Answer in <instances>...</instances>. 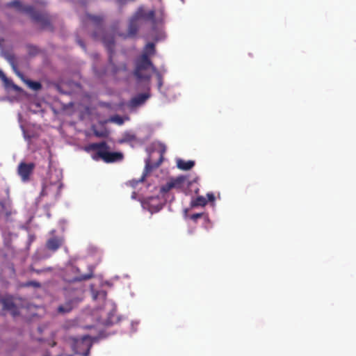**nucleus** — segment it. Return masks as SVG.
Returning <instances> with one entry per match:
<instances>
[{"label": "nucleus", "mask_w": 356, "mask_h": 356, "mask_svg": "<svg viewBox=\"0 0 356 356\" xmlns=\"http://www.w3.org/2000/svg\"><path fill=\"white\" fill-rule=\"evenodd\" d=\"M86 17L96 29V31L92 33V38L97 40H100L108 51V62L113 66V73L116 74L120 71H126L127 65L125 63H122L120 66H116L113 63L112 57L114 54L115 40L113 35L104 34L103 29L104 17L103 15L87 14Z\"/></svg>", "instance_id": "f257e3e1"}, {"label": "nucleus", "mask_w": 356, "mask_h": 356, "mask_svg": "<svg viewBox=\"0 0 356 356\" xmlns=\"http://www.w3.org/2000/svg\"><path fill=\"white\" fill-rule=\"evenodd\" d=\"M7 6L15 8L17 11L28 14L34 22L40 24L42 29L52 31L49 17L47 13L35 11L31 6H23L18 0L8 3Z\"/></svg>", "instance_id": "f03ea898"}, {"label": "nucleus", "mask_w": 356, "mask_h": 356, "mask_svg": "<svg viewBox=\"0 0 356 356\" xmlns=\"http://www.w3.org/2000/svg\"><path fill=\"white\" fill-rule=\"evenodd\" d=\"M88 149L97 151L95 154L93 156V159L96 160L101 159L106 163H114L120 161L123 159L122 153L109 152V147L106 142L92 143L89 145Z\"/></svg>", "instance_id": "7ed1b4c3"}, {"label": "nucleus", "mask_w": 356, "mask_h": 356, "mask_svg": "<svg viewBox=\"0 0 356 356\" xmlns=\"http://www.w3.org/2000/svg\"><path fill=\"white\" fill-rule=\"evenodd\" d=\"M153 67L155 66L149 58H147L145 55H140L136 60L134 74L138 80L149 81L151 78L149 70L151 69L153 71Z\"/></svg>", "instance_id": "20e7f679"}, {"label": "nucleus", "mask_w": 356, "mask_h": 356, "mask_svg": "<svg viewBox=\"0 0 356 356\" xmlns=\"http://www.w3.org/2000/svg\"><path fill=\"white\" fill-rule=\"evenodd\" d=\"M186 183L188 185L191 184V182L188 180V177L186 176L181 175L175 178H172L165 185L162 186L161 188V192L165 193L172 188L181 190L184 188Z\"/></svg>", "instance_id": "39448f33"}, {"label": "nucleus", "mask_w": 356, "mask_h": 356, "mask_svg": "<svg viewBox=\"0 0 356 356\" xmlns=\"http://www.w3.org/2000/svg\"><path fill=\"white\" fill-rule=\"evenodd\" d=\"M10 63L15 73L19 76L22 81L25 83L30 88L35 91H38L42 88V84L38 81H34L25 78L24 74L17 69L15 62V58L13 56L8 57Z\"/></svg>", "instance_id": "423d86ee"}, {"label": "nucleus", "mask_w": 356, "mask_h": 356, "mask_svg": "<svg viewBox=\"0 0 356 356\" xmlns=\"http://www.w3.org/2000/svg\"><path fill=\"white\" fill-rule=\"evenodd\" d=\"M35 165L34 163L20 162L17 167V173L23 182H28L33 173Z\"/></svg>", "instance_id": "0eeeda50"}, {"label": "nucleus", "mask_w": 356, "mask_h": 356, "mask_svg": "<svg viewBox=\"0 0 356 356\" xmlns=\"http://www.w3.org/2000/svg\"><path fill=\"white\" fill-rule=\"evenodd\" d=\"M0 303L2 305L3 310L9 312L13 317L19 315V308L14 302V298L12 296H0Z\"/></svg>", "instance_id": "6e6552de"}, {"label": "nucleus", "mask_w": 356, "mask_h": 356, "mask_svg": "<svg viewBox=\"0 0 356 356\" xmlns=\"http://www.w3.org/2000/svg\"><path fill=\"white\" fill-rule=\"evenodd\" d=\"M162 161H163L162 155L160 156L159 161L156 164H152L151 163L150 159L148 158L145 161V166L144 172H143L141 177L138 180L134 179V180L131 181H130L131 185L133 187H135L138 183L144 181L147 175L152 170L153 168L159 167L160 165V164L161 163Z\"/></svg>", "instance_id": "1a4fd4ad"}, {"label": "nucleus", "mask_w": 356, "mask_h": 356, "mask_svg": "<svg viewBox=\"0 0 356 356\" xmlns=\"http://www.w3.org/2000/svg\"><path fill=\"white\" fill-rule=\"evenodd\" d=\"M61 184L59 183H49L43 184L40 196H47L52 195L54 198L60 195Z\"/></svg>", "instance_id": "9d476101"}, {"label": "nucleus", "mask_w": 356, "mask_h": 356, "mask_svg": "<svg viewBox=\"0 0 356 356\" xmlns=\"http://www.w3.org/2000/svg\"><path fill=\"white\" fill-rule=\"evenodd\" d=\"M149 97L150 95L148 92L138 94L130 99L127 104V106L131 110L134 109L144 104Z\"/></svg>", "instance_id": "9b49d317"}, {"label": "nucleus", "mask_w": 356, "mask_h": 356, "mask_svg": "<svg viewBox=\"0 0 356 356\" xmlns=\"http://www.w3.org/2000/svg\"><path fill=\"white\" fill-rule=\"evenodd\" d=\"M64 243V238L62 236H54L49 238L46 242V248L52 252L58 250Z\"/></svg>", "instance_id": "f8f14e48"}, {"label": "nucleus", "mask_w": 356, "mask_h": 356, "mask_svg": "<svg viewBox=\"0 0 356 356\" xmlns=\"http://www.w3.org/2000/svg\"><path fill=\"white\" fill-rule=\"evenodd\" d=\"M134 16L138 19H144L145 20H150L154 24L155 23V11L149 10L148 12H145L143 10H138Z\"/></svg>", "instance_id": "ddd939ff"}, {"label": "nucleus", "mask_w": 356, "mask_h": 356, "mask_svg": "<svg viewBox=\"0 0 356 356\" xmlns=\"http://www.w3.org/2000/svg\"><path fill=\"white\" fill-rule=\"evenodd\" d=\"M138 19L134 16L129 21L127 35L130 38L134 37L138 31Z\"/></svg>", "instance_id": "4468645a"}, {"label": "nucleus", "mask_w": 356, "mask_h": 356, "mask_svg": "<svg viewBox=\"0 0 356 356\" xmlns=\"http://www.w3.org/2000/svg\"><path fill=\"white\" fill-rule=\"evenodd\" d=\"M92 277H93V274L91 272V273L86 274V275L74 276L72 278L68 277L67 275H65L63 277V280L67 282L71 283V282L88 280H90V278H92Z\"/></svg>", "instance_id": "2eb2a0df"}, {"label": "nucleus", "mask_w": 356, "mask_h": 356, "mask_svg": "<svg viewBox=\"0 0 356 356\" xmlns=\"http://www.w3.org/2000/svg\"><path fill=\"white\" fill-rule=\"evenodd\" d=\"M177 168L183 170H188L195 165V161H184L183 159H178L177 161Z\"/></svg>", "instance_id": "dca6fc26"}, {"label": "nucleus", "mask_w": 356, "mask_h": 356, "mask_svg": "<svg viewBox=\"0 0 356 356\" xmlns=\"http://www.w3.org/2000/svg\"><path fill=\"white\" fill-rule=\"evenodd\" d=\"M156 54L155 44L153 42L147 43L144 47L143 54L141 55H145L147 58H149Z\"/></svg>", "instance_id": "f3484780"}, {"label": "nucleus", "mask_w": 356, "mask_h": 356, "mask_svg": "<svg viewBox=\"0 0 356 356\" xmlns=\"http://www.w3.org/2000/svg\"><path fill=\"white\" fill-rule=\"evenodd\" d=\"M73 309V301L69 300L64 305H60L58 307V312L61 314L68 313Z\"/></svg>", "instance_id": "a211bd4d"}, {"label": "nucleus", "mask_w": 356, "mask_h": 356, "mask_svg": "<svg viewBox=\"0 0 356 356\" xmlns=\"http://www.w3.org/2000/svg\"><path fill=\"white\" fill-rule=\"evenodd\" d=\"M207 200L203 196H198L195 200L191 201V205L193 207H204L207 204Z\"/></svg>", "instance_id": "6ab92c4d"}, {"label": "nucleus", "mask_w": 356, "mask_h": 356, "mask_svg": "<svg viewBox=\"0 0 356 356\" xmlns=\"http://www.w3.org/2000/svg\"><path fill=\"white\" fill-rule=\"evenodd\" d=\"M0 212L1 214L5 215L6 218H8L12 215L11 210L8 207L6 204L3 201H0Z\"/></svg>", "instance_id": "aec40b11"}, {"label": "nucleus", "mask_w": 356, "mask_h": 356, "mask_svg": "<svg viewBox=\"0 0 356 356\" xmlns=\"http://www.w3.org/2000/svg\"><path fill=\"white\" fill-rule=\"evenodd\" d=\"M108 121L111 122L115 123L118 125H122L124 123L123 118L118 115H115L111 117L110 119L108 120Z\"/></svg>", "instance_id": "412c9836"}, {"label": "nucleus", "mask_w": 356, "mask_h": 356, "mask_svg": "<svg viewBox=\"0 0 356 356\" xmlns=\"http://www.w3.org/2000/svg\"><path fill=\"white\" fill-rule=\"evenodd\" d=\"M136 139V136L131 134H125L123 136L122 139L121 140V143H127L135 141Z\"/></svg>", "instance_id": "4be33fe9"}, {"label": "nucleus", "mask_w": 356, "mask_h": 356, "mask_svg": "<svg viewBox=\"0 0 356 356\" xmlns=\"http://www.w3.org/2000/svg\"><path fill=\"white\" fill-rule=\"evenodd\" d=\"M154 73L156 74L159 86H162V75L157 70L156 67H153V71Z\"/></svg>", "instance_id": "5701e85b"}, {"label": "nucleus", "mask_w": 356, "mask_h": 356, "mask_svg": "<svg viewBox=\"0 0 356 356\" xmlns=\"http://www.w3.org/2000/svg\"><path fill=\"white\" fill-rule=\"evenodd\" d=\"M26 286H33L35 288H39L41 286L40 283L36 281H30L25 284Z\"/></svg>", "instance_id": "b1692460"}, {"label": "nucleus", "mask_w": 356, "mask_h": 356, "mask_svg": "<svg viewBox=\"0 0 356 356\" xmlns=\"http://www.w3.org/2000/svg\"><path fill=\"white\" fill-rule=\"evenodd\" d=\"M0 79L5 83L6 85H8L10 80L8 79L6 74L0 70Z\"/></svg>", "instance_id": "393cba45"}, {"label": "nucleus", "mask_w": 356, "mask_h": 356, "mask_svg": "<svg viewBox=\"0 0 356 356\" xmlns=\"http://www.w3.org/2000/svg\"><path fill=\"white\" fill-rule=\"evenodd\" d=\"M202 213H193L191 216V219L194 221H196L198 218H200L202 216Z\"/></svg>", "instance_id": "a878e982"}, {"label": "nucleus", "mask_w": 356, "mask_h": 356, "mask_svg": "<svg viewBox=\"0 0 356 356\" xmlns=\"http://www.w3.org/2000/svg\"><path fill=\"white\" fill-rule=\"evenodd\" d=\"M7 86L12 87L15 91H21V88L18 86L14 84L13 81L10 80V82L8 83V85H6Z\"/></svg>", "instance_id": "bb28decb"}, {"label": "nucleus", "mask_w": 356, "mask_h": 356, "mask_svg": "<svg viewBox=\"0 0 356 356\" xmlns=\"http://www.w3.org/2000/svg\"><path fill=\"white\" fill-rule=\"evenodd\" d=\"M207 197L209 202H213L215 200V196L213 193H209L207 194Z\"/></svg>", "instance_id": "cd10ccee"}, {"label": "nucleus", "mask_w": 356, "mask_h": 356, "mask_svg": "<svg viewBox=\"0 0 356 356\" xmlns=\"http://www.w3.org/2000/svg\"><path fill=\"white\" fill-rule=\"evenodd\" d=\"M94 134L97 137H104V136H106V134L104 132H99L97 131H95Z\"/></svg>", "instance_id": "c85d7f7f"}, {"label": "nucleus", "mask_w": 356, "mask_h": 356, "mask_svg": "<svg viewBox=\"0 0 356 356\" xmlns=\"http://www.w3.org/2000/svg\"><path fill=\"white\" fill-rule=\"evenodd\" d=\"M79 271V269L77 268H75L74 266L70 267L68 270H67L66 273L70 272V273H76Z\"/></svg>", "instance_id": "c756f323"}, {"label": "nucleus", "mask_w": 356, "mask_h": 356, "mask_svg": "<svg viewBox=\"0 0 356 356\" xmlns=\"http://www.w3.org/2000/svg\"><path fill=\"white\" fill-rule=\"evenodd\" d=\"M77 42L79 43V45H80V46H81V47L84 50H86V45H85L84 42H83L82 40H77Z\"/></svg>", "instance_id": "7c9ffc66"}, {"label": "nucleus", "mask_w": 356, "mask_h": 356, "mask_svg": "<svg viewBox=\"0 0 356 356\" xmlns=\"http://www.w3.org/2000/svg\"><path fill=\"white\" fill-rule=\"evenodd\" d=\"M31 270H33V271L35 272V273H38V274H40V273H41L42 272H44V270H35V269H33V268H32V269H31Z\"/></svg>", "instance_id": "2f4dec72"}, {"label": "nucleus", "mask_w": 356, "mask_h": 356, "mask_svg": "<svg viewBox=\"0 0 356 356\" xmlns=\"http://www.w3.org/2000/svg\"><path fill=\"white\" fill-rule=\"evenodd\" d=\"M88 353H89V348H87V350H86V352L84 353V355H85V356H87V355H88Z\"/></svg>", "instance_id": "473e14b6"}, {"label": "nucleus", "mask_w": 356, "mask_h": 356, "mask_svg": "<svg viewBox=\"0 0 356 356\" xmlns=\"http://www.w3.org/2000/svg\"><path fill=\"white\" fill-rule=\"evenodd\" d=\"M110 318H111V323H115V321L114 320H113V319H112V317H110ZM118 320H117V321H116V322H118Z\"/></svg>", "instance_id": "72a5a7b5"}, {"label": "nucleus", "mask_w": 356, "mask_h": 356, "mask_svg": "<svg viewBox=\"0 0 356 356\" xmlns=\"http://www.w3.org/2000/svg\"><path fill=\"white\" fill-rule=\"evenodd\" d=\"M126 1H127V0H118V1H119L120 3H124V2H125Z\"/></svg>", "instance_id": "f704fd0d"}, {"label": "nucleus", "mask_w": 356, "mask_h": 356, "mask_svg": "<svg viewBox=\"0 0 356 356\" xmlns=\"http://www.w3.org/2000/svg\"><path fill=\"white\" fill-rule=\"evenodd\" d=\"M198 191H199V188H197L196 191H195V193H197Z\"/></svg>", "instance_id": "c9c22d12"}, {"label": "nucleus", "mask_w": 356, "mask_h": 356, "mask_svg": "<svg viewBox=\"0 0 356 356\" xmlns=\"http://www.w3.org/2000/svg\"><path fill=\"white\" fill-rule=\"evenodd\" d=\"M51 270V268H47V270Z\"/></svg>", "instance_id": "e433bc0d"}]
</instances>
